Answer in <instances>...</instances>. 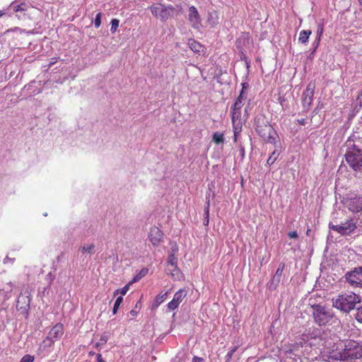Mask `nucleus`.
<instances>
[{"label": "nucleus", "instance_id": "72a5a7b5", "mask_svg": "<svg viewBox=\"0 0 362 362\" xmlns=\"http://www.w3.org/2000/svg\"><path fill=\"white\" fill-rule=\"evenodd\" d=\"M101 17H102L101 13H97L95 21H94V25L96 28H98L101 25Z\"/></svg>", "mask_w": 362, "mask_h": 362}, {"label": "nucleus", "instance_id": "58836bf2", "mask_svg": "<svg viewBox=\"0 0 362 362\" xmlns=\"http://www.w3.org/2000/svg\"><path fill=\"white\" fill-rule=\"evenodd\" d=\"M323 31H324V26H323V25L321 24V23H319L317 25V36L316 37L321 38L322 35L323 33Z\"/></svg>", "mask_w": 362, "mask_h": 362}, {"label": "nucleus", "instance_id": "20e7f679", "mask_svg": "<svg viewBox=\"0 0 362 362\" xmlns=\"http://www.w3.org/2000/svg\"><path fill=\"white\" fill-rule=\"evenodd\" d=\"M312 308L314 321L319 326H325L334 317L332 310L325 305L316 304L313 305Z\"/></svg>", "mask_w": 362, "mask_h": 362}, {"label": "nucleus", "instance_id": "49530a36", "mask_svg": "<svg viewBox=\"0 0 362 362\" xmlns=\"http://www.w3.org/2000/svg\"><path fill=\"white\" fill-rule=\"evenodd\" d=\"M288 235L290 238H297L298 237L296 231H291L288 233Z\"/></svg>", "mask_w": 362, "mask_h": 362}, {"label": "nucleus", "instance_id": "a878e982", "mask_svg": "<svg viewBox=\"0 0 362 362\" xmlns=\"http://www.w3.org/2000/svg\"><path fill=\"white\" fill-rule=\"evenodd\" d=\"M95 245L93 244L81 246L78 249V252L82 254L88 253L92 254L94 252Z\"/></svg>", "mask_w": 362, "mask_h": 362}, {"label": "nucleus", "instance_id": "e433bc0d", "mask_svg": "<svg viewBox=\"0 0 362 362\" xmlns=\"http://www.w3.org/2000/svg\"><path fill=\"white\" fill-rule=\"evenodd\" d=\"M140 308H141V302L138 301L136 303L135 308L130 311V315L133 317L136 316L138 313L137 309H140Z\"/></svg>", "mask_w": 362, "mask_h": 362}, {"label": "nucleus", "instance_id": "5fc2aeb1", "mask_svg": "<svg viewBox=\"0 0 362 362\" xmlns=\"http://www.w3.org/2000/svg\"><path fill=\"white\" fill-rule=\"evenodd\" d=\"M95 354V352H94V351H89V352H88V356H94Z\"/></svg>", "mask_w": 362, "mask_h": 362}, {"label": "nucleus", "instance_id": "8fccbe9b", "mask_svg": "<svg viewBox=\"0 0 362 362\" xmlns=\"http://www.w3.org/2000/svg\"><path fill=\"white\" fill-rule=\"evenodd\" d=\"M97 362H105V361L103 358L102 355L100 354H96Z\"/></svg>", "mask_w": 362, "mask_h": 362}, {"label": "nucleus", "instance_id": "f257e3e1", "mask_svg": "<svg viewBox=\"0 0 362 362\" xmlns=\"http://www.w3.org/2000/svg\"><path fill=\"white\" fill-rule=\"evenodd\" d=\"M359 302L360 298L358 296L354 293L349 292L342 293L338 296L336 299H333V306L341 311L349 313Z\"/></svg>", "mask_w": 362, "mask_h": 362}, {"label": "nucleus", "instance_id": "2eb2a0df", "mask_svg": "<svg viewBox=\"0 0 362 362\" xmlns=\"http://www.w3.org/2000/svg\"><path fill=\"white\" fill-rule=\"evenodd\" d=\"M188 19L194 28L199 29L201 27V18L194 6L189 8Z\"/></svg>", "mask_w": 362, "mask_h": 362}, {"label": "nucleus", "instance_id": "79ce46f5", "mask_svg": "<svg viewBox=\"0 0 362 362\" xmlns=\"http://www.w3.org/2000/svg\"><path fill=\"white\" fill-rule=\"evenodd\" d=\"M242 86H243V88L240 93L239 96L236 98V100H240L241 102L244 103L245 98L243 96V93H244V89L246 88V85H245V83H242Z\"/></svg>", "mask_w": 362, "mask_h": 362}, {"label": "nucleus", "instance_id": "a211bd4d", "mask_svg": "<svg viewBox=\"0 0 362 362\" xmlns=\"http://www.w3.org/2000/svg\"><path fill=\"white\" fill-rule=\"evenodd\" d=\"M284 264L280 263L279 265V267L277 268L275 274L273 276L272 282L271 285L269 286L270 289H274L276 286V285L280 282L281 277L284 269Z\"/></svg>", "mask_w": 362, "mask_h": 362}, {"label": "nucleus", "instance_id": "393cba45", "mask_svg": "<svg viewBox=\"0 0 362 362\" xmlns=\"http://www.w3.org/2000/svg\"><path fill=\"white\" fill-rule=\"evenodd\" d=\"M306 343L305 339L303 338L299 341H296L292 344H291V348L289 349L290 352L296 351L298 350V348L303 347L304 344Z\"/></svg>", "mask_w": 362, "mask_h": 362}, {"label": "nucleus", "instance_id": "c03bdc74", "mask_svg": "<svg viewBox=\"0 0 362 362\" xmlns=\"http://www.w3.org/2000/svg\"><path fill=\"white\" fill-rule=\"evenodd\" d=\"M158 307V295L154 298L153 303L151 305L152 310H156Z\"/></svg>", "mask_w": 362, "mask_h": 362}, {"label": "nucleus", "instance_id": "864d4df0", "mask_svg": "<svg viewBox=\"0 0 362 362\" xmlns=\"http://www.w3.org/2000/svg\"><path fill=\"white\" fill-rule=\"evenodd\" d=\"M101 344H105L107 342V338L105 337H103L100 339Z\"/></svg>", "mask_w": 362, "mask_h": 362}, {"label": "nucleus", "instance_id": "7c9ffc66", "mask_svg": "<svg viewBox=\"0 0 362 362\" xmlns=\"http://www.w3.org/2000/svg\"><path fill=\"white\" fill-rule=\"evenodd\" d=\"M129 284H130V283L125 285L123 288H122L120 289L115 290L114 291V296H117L119 293H120L122 296L125 295L129 289Z\"/></svg>", "mask_w": 362, "mask_h": 362}, {"label": "nucleus", "instance_id": "6e6d98bb", "mask_svg": "<svg viewBox=\"0 0 362 362\" xmlns=\"http://www.w3.org/2000/svg\"><path fill=\"white\" fill-rule=\"evenodd\" d=\"M358 97V98H362V90L361 91V93Z\"/></svg>", "mask_w": 362, "mask_h": 362}, {"label": "nucleus", "instance_id": "cd10ccee", "mask_svg": "<svg viewBox=\"0 0 362 362\" xmlns=\"http://www.w3.org/2000/svg\"><path fill=\"white\" fill-rule=\"evenodd\" d=\"M148 272L147 269H142L130 281V284L139 281L141 278H143Z\"/></svg>", "mask_w": 362, "mask_h": 362}, {"label": "nucleus", "instance_id": "aec40b11", "mask_svg": "<svg viewBox=\"0 0 362 362\" xmlns=\"http://www.w3.org/2000/svg\"><path fill=\"white\" fill-rule=\"evenodd\" d=\"M189 48L195 53L199 54L203 51V46L197 41L189 39L188 41Z\"/></svg>", "mask_w": 362, "mask_h": 362}, {"label": "nucleus", "instance_id": "4be33fe9", "mask_svg": "<svg viewBox=\"0 0 362 362\" xmlns=\"http://www.w3.org/2000/svg\"><path fill=\"white\" fill-rule=\"evenodd\" d=\"M209 24L214 27L218 23V16L216 11L209 13L208 20Z\"/></svg>", "mask_w": 362, "mask_h": 362}, {"label": "nucleus", "instance_id": "4d7b16f0", "mask_svg": "<svg viewBox=\"0 0 362 362\" xmlns=\"http://www.w3.org/2000/svg\"><path fill=\"white\" fill-rule=\"evenodd\" d=\"M100 344H101V343H97V344H95V346H96V347H98V346H100Z\"/></svg>", "mask_w": 362, "mask_h": 362}, {"label": "nucleus", "instance_id": "39448f33", "mask_svg": "<svg viewBox=\"0 0 362 362\" xmlns=\"http://www.w3.org/2000/svg\"><path fill=\"white\" fill-rule=\"evenodd\" d=\"M345 361L361 359L362 358V342L354 340L344 341Z\"/></svg>", "mask_w": 362, "mask_h": 362}, {"label": "nucleus", "instance_id": "f3484780", "mask_svg": "<svg viewBox=\"0 0 362 362\" xmlns=\"http://www.w3.org/2000/svg\"><path fill=\"white\" fill-rule=\"evenodd\" d=\"M177 13V10L173 6H163L160 4V18L161 20H167L173 17Z\"/></svg>", "mask_w": 362, "mask_h": 362}, {"label": "nucleus", "instance_id": "37998d69", "mask_svg": "<svg viewBox=\"0 0 362 362\" xmlns=\"http://www.w3.org/2000/svg\"><path fill=\"white\" fill-rule=\"evenodd\" d=\"M356 318L359 322H362V306L357 310Z\"/></svg>", "mask_w": 362, "mask_h": 362}, {"label": "nucleus", "instance_id": "6ab92c4d", "mask_svg": "<svg viewBox=\"0 0 362 362\" xmlns=\"http://www.w3.org/2000/svg\"><path fill=\"white\" fill-rule=\"evenodd\" d=\"M148 239L154 246L158 245V228H152L148 233Z\"/></svg>", "mask_w": 362, "mask_h": 362}, {"label": "nucleus", "instance_id": "ea45409f", "mask_svg": "<svg viewBox=\"0 0 362 362\" xmlns=\"http://www.w3.org/2000/svg\"><path fill=\"white\" fill-rule=\"evenodd\" d=\"M55 279V275L52 274L51 272H49L45 278V280L47 281L48 285H51L53 281Z\"/></svg>", "mask_w": 362, "mask_h": 362}, {"label": "nucleus", "instance_id": "3c124183", "mask_svg": "<svg viewBox=\"0 0 362 362\" xmlns=\"http://www.w3.org/2000/svg\"><path fill=\"white\" fill-rule=\"evenodd\" d=\"M209 200L208 201L207 205L205 207V214L206 215L207 217L209 216Z\"/></svg>", "mask_w": 362, "mask_h": 362}, {"label": "nucleus", "instance_id": "4c0bfd02", "mask_svg": "<svg viewBox=\"0 0 362 362\" xmlns=\"http://www.w3.org/2000/svg\"><path fill=\"white\" fill-rule=\"evenodd\" d=\"M33 361L34 356L29 354H26L21 358L20 362H33Z\"/></svg>", "mask_w": 362, "mask_h": 362}, {"label": "nucleus", "instance_id": "423d86ee", "mask_svg": "<svg viewBox=\"0 0 362 362\" xmlns=\"http://www.w3.org/2000/svg\"><path fill=\"white\" fill-rule=\"evenodd\" d=\"M177 252V247L174 245L171 247L169 256L167 260L166 271L170 273L174 280H181L183 274L177 267V258L175 253Z\"/></svg>", "mask_w": 362, "mask_h": 362}, {"label": "nucleus", "instance_id": "052dcab7", "mask_svg": "<svg viewBox=\"0 0 362 362\" xmlns=\"http://www.w3.org/2000/svg\"><path fill=\"white\" fill-rule=\"evenodd\" d=\"M241 153L244 154V149L242 150Z\"/></svg>", "mask_w": 362, "mask_h": 362}, {"label": "nucleus", "instance_id": "6e6552de", "mask_svg": "<svg viewBox=\"0 0 362 362\" xmlns=\"http://www.w3.org/2000/svg\"><path fill=\"white\" fill-rule=\"evenodd\" d=\"M252 41L248 33H243L237 39L235 47L240 54V59L246 58L247 51L251 47Z\"/></svg>", "mask_w": 362, "mask_h": 362}, {"label": "nucleus", "instance_id": "a18cd8bd", "mask_svg": "<svg viewBox=\"0 0 362 362\" xmlns=\"http://www.w3.org/2000/svg\"><path fill=\"white\" fill-rule=\"evenodd\" d=\"M150 9L153 15L155 16L158 15V8L155 5L151 6Z\"/></svg>", "mask_w": 362, "mask_h": 362}, {"label": "nucleus", "instance_id": "4468645a", "mask_svg": "<svg viewBox=\"0 0 362 362\" xmlns=\"http://www.w3.org/2000/svg\"><path fill=\"white\" fill-rule=\"evenodd\" d=\"M187 295V292L185 289H180L178 291H177L174 296L173 300L169 302L167 305L168 309L169 311H172L175 310L180 305V303L182 301V300L185 298V297Z\"/></svg>", "mask_w": 362, "mask_h": 362}, {"label": "nucleus", "instance_id": "bb28decb", "mask_svg": "<svg viewBox=\"0 0 362 362\" xmlns=\"http://www.w3.org/2000/svg\"><path fill=\"white\" fill-rule=\"evenodd\" d=\"M279 156V152L277 150H274L271 156L269 157V158L267 160V164L268 165H272L274 163V162L277 160L278 157Z\"/></svg>", "mask_w": 362, "mask_h": 362}, {"label": "nucleus", "instance_id": "0eeeda50", "mask_svg": "<svg viewBox=\"0 0 362 362\" xmlns=\"http://www.w3.org/2000/svg\"><path fill=\"white\" fill-rule=\"evenodd\" d=\"M344 352V342L334 344L332 346L325 349L322 354V358L325 361L328 362H333L334 361H345Z\"/></svg>", "mask_w": 362, "mask_h": 362}, {"label": "nucleus", "instance_id": "5701e85b", "mask_svg": "<svg viewBox=\"0 0 362 362\" xmlns=\"http://www.w3.org/2000/svg\"><path fill=\"white\" fill-rule=\"evenodd\" d=\"M312 32L310 30H303L300 32L298 40L303 44L308 42V39Z\"/></svg>", "mask_w": 362, "mask_h": 362}, {"label": "nucleus", "instance_id": "603ef678", "mask_svg": "<svg viewBox=\"0 0 362 362\" xmlns=\"http://www.w3.org/2000/svg\"><path fill=\"white\" fill-rule=\"evenodd\" d=\"M298 122L301 124V125H305V123H306V119H298Z\"/></svg>", "mask_w": 362, "mask_h": 362}, {"label": "nucleus", "instance_id": "b1692460", "mask_svg": "<svg viewBox=\"0 0 362 362\" xmlns=\"http://www.w3.org/2000/svg\"><path fill=\"white\" fill-rule=\"evenodd\" d=\"M16 1H13L11 4V7L15 12L24 11L27 10L28 6L25 3H21L20 4H16Z\"/></svg>", "mask_w": 362, "mask_h": 362}, {"label": "nucleus", "instance_id": "7ed1b4c3", "mask_svg": "<svg viewBox=\"0 0 362 362\" xmlns=\"http://www.w3.org/2000/svg\"><path fill=\"white\" fill-rule=\"evenodd\" d=\"M348 150L346 152V160L349 165L354 170H357L362 167V149L355 144H352L351 141H346Z\"/></svg>", "mask_w": 362, "mask_h": 362}, {"label": "nucleus", "instance_id": "c85d7f7f", "mask_svg": "<svg viewBox=\"0 0 362 362\" xmlns=\"http://www.w3.org/2000/svg\"><path fill=\"white\" fill-rule=\"evenodd\" d=\"M212 139H213V141L216 144H217L223 143V141H224V138H223V134H221V133H218V132H215L213 134V138Z\"/></svg>", "mask_w": 362, "mask_h": 362}, {"label": "nucleus", "instance_id": "f8f14e48", "mask_svg": "<svg viewBox=\"0 0 362 362\" xmlns=\"http://www.w3.org/2000/svg\"><path fill=\"white\" fill-rule=\"evenodd\" d=\"M30 299L28 296L21 294L16 302V308L18 310L21 311L22 314L25 315V317L28 315V310L30 309Z\"/></svg>", "mask_w": 362, "mask_h": 362}, {"label": "nucleus", "instance_id": "bf43d9fd", "mask_svg": "<svg viewBox=\"0 0 362 362\" xmlns=\"http://www.w3.org/2000/svg\"><path fill=\"white\" fill-rule=\"evenodd\" d=\"M45 216H47V213H44L43 214Z\"/></svg>", "mask_w": 362, "mask_h": 362}, {"label": "nucleus", "instance_id": "680f3d73", "mask_svg": "<svg viewBox=\"0 0 362 362\" xmlns=\"http://www.w3.org/2000/svg\"><path fill=\"white\" fill-rule=\"evenodd\" d=\"M241 153L244 154V149L242 150Z\"/></svg>", "mask_w": 362, "mask_h": 362}, {"label": "nucleus", "instance_id": "09e8293b", "mask_svg": "<svg viewBox=\"0 0 362 362\" xmlns=\"http://www.w3.org/2000/svg\"><path fill=\"white\" fill-rule=\"evenodd\" d=\"M204 359L203 358L198 357V356H194L192 358V362H203Z\"/></svg>", "mask_w": 362, "mask_h": 362}, {"label": "nucleus", "instance_id": "ddd939ff", "mask_svg": "<svg viewBox=\"0 0 362 362\" xmlns=\"http://www.w3.org/2000/svg\"><path fill=\"white\" fill-rule=\"evenodd\" d=\"M232 111V123L233 129L234 133L235 140H236L237 136L240 133L242 130V122L240 119L241 110H237L231 109Z\"/></svg>", "mask_w": 362, "mask_h": 362}, {"label": "nucleus", "instance_id": "c9c22d12", "mask_svg": "<svg viewBox=\"0 0 362 362\" xmlns=\"http://www.w3.org/2000/svg\"><path fill=\"white\" fill-rule=\"evenodd\" d=\"M238 349V346H234L233 348H232L228 352V354H226V360L227 361H230L233 355V354L236 351V350Z\"/></svg>", "mask_w": 362, "mask_h": 362}, {"label": "nucleus", "instance_id": "dca6fc26", "mask_svg": "<svg viewBox=\"0 0 362 362\" xmlns=\"http://www.w3.org/2000/svg\"><path fill=\"white\" fill-rule=\"evenodd\" d=\"M64 334V326L61 323L54 326L48 333L47 339L52 341L59 339Z\"/></svg>", "mask_w": 362, "mask_h": 362}, {"label": "nucleus", "instance_id": "473e14b6", "mask_svg": "<svg viewBox=\"0 0 362 362\" xmlns=\"http://www.w3.org/2000/svg\"><path fill=\"white\" fill-rule=\"evenodd\" d=\"M244 103L241 102L240 100H235L234 104L231 107V109L241 110L242 107L243 106Z\"/></svg>", "mask_w": 362, "mask_h": 362}, {"label": "nucleus", "instance_id": "9d476101", "mask_svg": "<svg viewBox=\"0 0 362 362\" xmlns=\"http://www.w3.org/2000/svg\"><path fill=\"white\" fill-rule=\"evenodd\" d=\"M344 204L352 212H358L362 210V197L353 194L345 199Z\"/></svg>", "mask_w": 362, "mask_h": 362}, {"label": "nucleus", "instance_id": "de8ad7c7", "mask_svg": "<svg viewBox=\"0 0 362 362\" xmlns=\"http://www.w3.org/2000/svg\"><path fill=\"white\" fill-rule=\"evenodd\" d=\"M8 262H11V263H13L15 262V258H10L8 256H6L3 262L4 264H6L8 263Z\"/></svg>", "mask_w": 362, "mask_h": 362}, {"label": "nucleus", "instance_id": "a19ab883", "mask_svg": "<svg viewBox=\"0 0 362 362\" xmlns=\"http://www.w3.org/2000/svg\"><path fill=\"white\" fill-rule=\"evenodd\" d=\"M320 40H321V38L316 37L315 40L313 42L312 45L313 47V50L311 52V54H314V52L316 51V49L317 48V47L320 45Z\"/></svg>", "mask_w": 362, "mask_h": 362}, {"label": "nucleus", "instance_id": "f03ea898", "mask_svg": "<svg viewBox=\"0 0 362 362\" xmlns=\"http://www.w3.org/2000/svg\"><path fill=\"white\" fill-rule=\"evenodd\" d=\"M256 131L267 143H276L278 135L274 129L264 118H257L255 122Z\"/></svg>", "mask_w": 362, "mask_h": 362}, {"label": "nucleus", "instance_id": "f704fd0d", "mask_svg": "<svg viewBox=\"0 0 362 362\" xmlns=\"http://www.w3.org/2000/svg\"><path fill=\"white\" fill-rule=\"evenodd\" d=\"M315 87V83L310 82L308 83V85L306 87V89L303 92L314 94Z\"/></svg>", "mask_w": 362, "mask_h": 362}, {"label": "nucleus", "instance_id": "9b49d317", "mask_svg": "<svg viewBox=\"0 0 362 362\" xmlns=\"http://www.w3.org/2000/svg\"><path fill=\"white\" fill-rule=\"evenodd\" d=\"M346 281L353 286H362V267L355 268L345 275Z\"/></svg>", "mask_w": 362, "mask_h": 362}, {"label": "nucleus", "instance_id": "1a4fd4ad", "mask_svg": "<svg viewBox=\"0 0 362 362\" xmlns=\"http://www.w3.org/2000/svg\"><path fill=\"white\" fill-rule=\"evenodd\" d=\"M330 229L338 232L339 233L345 235H349L356 228V222L354 219L346 220L345 222L339 225L329 224Z\"/></svg>", "mask_w": 362, "mask_h": 362}, {"label": "nucleus", "instance_id": "13d9d810", "mask_svg": "<svg viewBox=\"0 0 362 362\" xmlns=\"http://www.w3.org/2000/svg\"><path fill=\"white\" fill-rule=\"evenodd\" d=\"M3 14H4L3 11H0V17H1V16H3Z\"/></svg>", "mask_w": 362, "mask_h": 362}, {"label": "nucleus", "instance_id": "c756f323", "mask_svg": "<svg viewBox=\"0 0 362 362\" xmlns=\"http://www.w3.org/2000/svg\"><path fill=\"white\" fill-rule=\"evenodd\" d=\"M122 301H123L122 296H119V297L117 298V299H116V300H115V302L114 303V306H113V309H112V313H113L114 315L117 313V310H118L121 303H122Z\"/></svg>", "mask_w": 362, "mask_h": 362}, {"label": "nucleus", "instance_id": "2f4dec72", "mask_svg": "<svg viewBox=\"0 0 362 362\" xmlns=\"http://www.w3.org/2000/svg\"><path fill=\"white\" fill-rule=\"evenodd\" d=\"M110 23H111L110 31L112 33H114L117 30V29L119 26V21L117 18H113L111 20Z\"/></svg>", "mask_w": 362, "mask_h": 362}, {"label": "nucleus", "instance_id": "412c9836", "mask_svg": "<svg viewBox=\"0 0 362 362\" xmlns=\"http://www.w3.org/2000/svg\"><path fill=\"white\" fill-rule=\"evenodd\" d=\"M313 95L314 94L313 93H308L305 92L303 93L302 102L303 107H308L310 106L313 102Z\"/></svg>", "mask_w": 362, "mask_h": 362}]
</instances>
